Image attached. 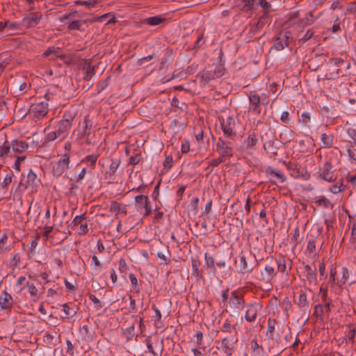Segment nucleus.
<instances>
[{
	"instance_id": "obj_31",
	"label": "nucleus",
	"mask_w": 356,
	"mask_h": 356,
	"mask_svg": "<svg viewBox=\"0 0 356 356\" xmlns=\"http://www.w3.org/2000/svg\"><path fill=\"white\" fill-rule=\"evenodd\" d=\"M349 227L351 229L350 241L356 243V219L352 218L349 216Z\"/></svg>"
},
{
	"instance_id": "obj_9",
	"label": "nucleus",
	"mask_w": 356,
	"mask_h": 356,
	"mask_svg": "<svg viewBox=\"0 0 356 356\" xmlns=\"http://www.w3.org/2000/svg\"><path fill=\"white\" fill-rule=\"evenodd\" d=\"M319 175L322 179L327 182L334 181V174L333 167L329 162H326L319 170Z\"/></svg>"
},
{
	"instance_id": "obj_39",
	"label": "nucleus",
	"mask_w": 356,
	"mask_h": 356,
	"mask_svg": "<svg viewBox=\"0 0 356 356\" xmlns=\"http://www.w3.org/2000/svg\"><path fill=\"white\" fill-rule=\"evenodd\" d=\"M305 252L307 256L315 254L316 253V243L314 240H309L307 243Z\"/></svg>"
},
{
	"instance_id": "obj_56",
	"label": "nucleus",
	"mask_w": 356,
	"mask_h": 356,
	"mask_svg": "<svg viewBox=\"0 0 356 356\" xmlns=\"http://www.w3.org/2000/svg\"><path fill=\"white\" fill-rule=\"evenodd\" d=\"M152 309L155 312V316H154V323L156 325H157L161 319V313L160 310L158 308H156L154 305L152 306Z\"/></svg>"
},
{
	"instance_id": "obj_61",
	"label": "nucleus",
	"mask_w": 356,
	"mask_h": 356,
	"mask_svg": "<svg viewBox=\"0 0 356 356\" xmlns=\"http://www.w3.org/2000/svg\"><path fill=\"white\" fill-rule=\"evenodd\" d=\"M329 191L334 194H337L342 191V184H341L340 185H333L330 187Z\"/></svg>"
},
{
	"instance_id": "obj_20",
	"label": "nucleus",
	"mask_w": 356,
	"mask_h": 356,
	"mask_svg": "<svg viewBox=\"0 0 356 356\" xmlns=\"http://www.w3.org/2000/svg\"><path fill=\"white\" fill-rule=\"evenodd\" d=\"M79 333L82 341L86 342L92 341L93 339V334L87 325L81 326L79 328Z\"/></svg>"
},
{
	"instance_id": "obj_28",
	"label": "nucleus",
	"mask_w": 356,
	"mask_h": 356,
	"mask_svg": "<svg viewBox=\"0 0 356 356\" xmlns=\"http://www.w3.org/2000/svg\"><path fill=\"white\" fill-rule=\"evenodd\" d=\"M164 21L165 18L161 16H154L145 19L143 22L149 26H157Z\"/></svg>"
},
{
	"instance_id": "obj_3",
	"label": "nucleus",
	"mask_w": 356,
	"mask_h": 356,
	"mask_svg": "<svg viewBox=\"0 0 356 356\" xmlns=\"http://www.w3.org/2000/svg\"><path fill=\"white\" fill-rule=\"evenodd\" d=\"M48 113V106L45 102L32 104L29 109V115L36 121L44 117Z\"/></svg>"
},
{
	"instance_id": "obj_25",
	"label": "nucleus",
	"mask_w": 356,
	"mask_h": 356,
	"mask_svg": "<svg viewBox=\"0 0 356 356\" xmlns=\"http://www.w3.org/2000/svg\"><path fill=\"white\" fill-rule=\"evenodd\" d=\"M251 356H263L264 348L259 346L257 341L252 340L251 341Z\"/></svg>"
},
{
	"instance_id": "obj_51",
	"label": "nucleus",
	"mask_w": 356,
	"mask_h": 356,
	"mask_svg": "<svg viewBox=\"0 0 356 356\" xmlns=\"http://www.w3.org/2000/svg\"><path fill=\"white\" fill-rule=\"evenodd\" d=\"M140 160H141V155L140 154H137L135 156H131L129 157L128 163H129V165H131L134 166V165H137L138 163H139Z\"/></svg>"
},
{
	"instance_id": "obj_44",
	"label": "nucleus",
	"mask_w": 356,
	"mask_h": 356,
	"mask_svg": "<svg viewBox=\"0 0 356 356\" xmlns=\"http://www.w3.org/2000/svg\"><path fill=\"white\" fill-rule=\"evenodd\" d=\"M257 143V138L254 134H250L245 140V143L248 147H252Z\"/></svg>"
},
{
	"instance_id": "obj_17",
	"label": "nucleus",
	"mask_w": 356,
	"mask_h": 356,
	"mask_svg": "<svg viewBox=\"0 0 356 356\" xmlns=\"http://www.w3.org/2000/svg\"><path fill=\"white\" fill-rule=\"evenodd\" d=\"M229 304L238 313L244 307V300L241 296L233 294L230 298Z\"/></svg>"
},
{
	"instance_id": "obj_29",
	"label": "nucleus",
	"mask_w": 356,
	"mask_h": 356,
	"mask_svg": "<svg viewBox=\"0 0 356 356\" xmlns=\"http://www.w3.org/2000/svg\"><path fill=\"white\" fill-rule=\"evenodd\" d=\"M129 277L131 282V290L136 293H139L140 288L136 275L133 273H130Z\"/></svg>"
},
{
	"instance_id": "obj_46",
	"label": "nucleus",
	"mask_w": 356,
	"mask_h": 356,
	"mask_svg": "<svg viewBox=\"0 0 356 356\" xmlns=\"http://www.w3.org/2000/svg\"><path fill=\"white\" fill-rule=\"evenodd\" d=\"M204 260L207 267L210 268H214V259L212 256L209 254L207 252L204 254Z\"/></svg>"
},
{
	"instance_id": "obj_19",
	"label": "nucleus",
	"mask_w": 356,
	"mask_h": 356,
	"mask_svg": "<svg viewBox=\"0 0 356 356\" xmlns=\"http://www.w3.org/2000/svg\"><path fill=\"white\" fill-rule=\"evenodd\" d=\"M304 269L307 281L311 284H316L317 281L316 268H312L310 265L307 264L305 266Z\"/></svg>"
},
{
	"instance_id": "obj_37",
	"label": "nucleus",
	"mask_w": 356,
	"mask_h": 356,
	"mask_svg": "<svg viewBox=\"0 0 356 356\" xmlns=\"http://www.w3.org/2000/svg\"><path fill=\"white\" fill-rule=\"evenodd\" d=\"M12 156L16 157L15 161L14 164L13 165V168L17 172H19L21 170V164L24 162L26 159V156L24 155L22 156H17V155H13Z\"/></svg>"
},
{
	"instance_id": "obj_18",
	"label": "nucleus",
	"mask_w": 356,
	"mask_h": 356,
	"mask_svg": "<svg viewBox=\"0 0 356 356\" xmlns=\"http://www.w3.org/2000/svg\"><path fill=\"white\" fill-rule=\"evenodd\" d=\"M40 184V180L38 177L37 175L32 170H30L27 175V180H26V188H36Z\"/></svg>"
},
{
	"instance_id": "obj_59",
	"label": "nucleus",
	"mask_w": 356,
	"mask_h": 356,
	"mask_svg": "<svg viewBox=\"0 0 356 356\" xmlns=\"http://www.w3.org/2000/svg\"><path fill=\"white\" fill-rule=\"evenodd\" d=\"M85 216L84 215L76 216L72 220V225L74 226H79L81 222H84Z\"/></svg>"
},
{
	"instance_id": "obj_58",
	"label": "nucleus",
	"mask_w": 356,
	"mask_h": 356,
	"mask_svg": "<svg viewBox=\"0 0 356 356\" xmlns=\"http://www.w3.org/2000/svg\"><path fill=\"white\" fill-rule=\"evenodd\" d=\"M86 161L89 163L92 168H94L96 161L97 160V155H88L85 158Z\"/></svg>"
},
{
	"instance_id": "obj_13",
	"label": "nucleus",
	"mask_w": 356,
	"mask_h": 356,
	"mask_svg": "<svg viewBox=\"0 0 356 356\" xmlns=\"http://www.w3.org/2000/svg\"><path fill=\"white\" fill-rule=\"evenodd\" d=\"M12 150H10V156L17 155L26 152L28 149L29 144L25 140H13L10 143Z\"/></svg>"
},
{
	"instance_id": "obj_8",
	"label": "nucleus",
	"mask_w": 356,
	"mask_h": 356,
	"mask_svg": "<svg viewBox=\"0 0 356 356\" xmlns=\"http://www.w3.org/2000/svg\"><path fill=\"white\" fill-rule=\"evenodd\" d=\"M220 124L224 134L228 137L235 135V122L232 116H227L225 119L220 118Z\"/></svg>"
},
{
	"instance_id": "obj_10",
	"label": "nucleus",
	"mask_w": 356,
	"mask_h": 356,
	"mask_svg": "<svg viewBox=\"0 0 356 356\" xmlns=\"http://www.w3.org/2000/svg\"><path fill=\"white\" fill-rule=\"evenodd\" d=\"M262 305L259 303H252L247 306L245 318L248 322H253L256 320L258 313L261 310Z\"/></svg>"
},
{
	"instance_id": "obj_5",
	"label": "nucleus",
	"mask_w": 356,
	"mask_h": 356,
	"mask_svg": "<svg viewBox=\"0 0 356 356\" xmlns=\"http://www.w3.org/2000/svg\"><path fill=\"white\" fill-rule=\"evenodd\" d=\"M70 164V155L68 154H64L56 161L52 167V173L55 177H60L62 175L65 170L69 167Z\"/></svg>"
},
{
	"instance_id": "obj_52",
	"label": "nucleus",
	"mask_w": 356,
	"mask_h": 356,
	"mask_svg": "<svg viewBox=\"0 0 356 356\" xmlns=\"http://www.w3.org/2000/svg\"><path fill=\"white\" fill-rule=\"evenodd\" d=\"M91 259V266L94 268L96 270L99 271L101 270V263L98 259L97 257L93 255Z\"/></svg>"
},
{
	"instance_id": "obj_22",
	"label": "nucleus",
	"mask_w": 356,
	"mask_h": 356,
	"mask_svg": "<svg viewBox=\"0 0 356 356\" xmlns=\"http://www.w3.org/2000/svg\"><path fill=\"white\" fill-rule=\"evenodd\" d=\"M30 281L25 276H19L16 281L15 284V287L16 289L17 293H22L25 289H26L27 285Z\"/></svg>"
},
{
	"instance_id": "obj_53",
	"label": "nucleus",
	"mask_w": 356,
	"mask_h": 356,
	"mask_svg": "<svg viewBox=\"0 0 356 356\" xmlns=\"http://www.w3.org/2000/svg\"><path fill=\"white\" fill-rule=\"evenodd\" d=\"M86 173V169L83 168L78 175H74L72 179L75 182H81Z\"/></svg>"
},
{
	"instance_id": "obj_40",
	"label": "nucleus",
	"mask_w": 356,
	"mask_h": 356,
	"mask_svg": "<svg viewBox=\"0 0 356 356\" xmlns=\"http://www.w3.org/2000/svg\"><path fill=\"white\" fill-rule=\"evenodd\" d=\"M338 279L337 267H332L330 270L329 282L336 286V282Z\"/></svg>"
},
{
	"instance_id": "obj_42",
	"label": "nucleus",
	"mask_w": 356,
	"mask_h": 356,
	"mask_svg": "<svg viewBox=\"0 0 356 356\" xmlns=\"http://www.w3.org/2000/svg\"><path fill=\"white\" fill-rule=\"evenodd\" d=\"M8 236L6 234H3L0 238V254L7 251L8 246L7 245Z\"/></svg>"
},
{
	"instance_id": "obj_16",
	"label": "nucleus",
	"mask_w": 356,
	"mask_h": 356,
	"mask_svg": "<svg viewBox=\"0 0 356 356\" xmlns=\"http://www.w3.org/2000/svg\"><path fill=\"white\" fill-rule=\"evenodd\" d=\"M110 211L115 216H125L127 213V206L117 201H112L110 204Z\"/></svg>"
},
{
	"instance_id": "obj_34",
	"label": "nucleus",
	"mask_w": 356,
	"mask_h": 356,
	"mask_svg": "<svg viewBox=\"0 0 356 356\" xmlns=\"http://www.w3.org/2000/svg\"><path fill=\"white\" fill-rule=\"evenodd\" d=\"M276 321L275 319L269 318L268 320L267 335L268 337L274 338V332L275 329Z\"/></svg>"
},
{
	"instance_id": "obj_26",
	"label": "nucleus",
	"mask_w": 356,
	"mask_h": 356,
	"mask_svg": "<svg viewBox=\"0 0 356 356\" xmlns=\"http://www.w3.org/2000/svg\"><path fill=\"white\" fill-rule=\"evenodd\" d=\"M322 147L330 148L333 144V136L332 134H322L321 135Z\"/></svg>"
},
{
	"instance_id": "obj_63",
	"label": "nucleus",
	"mask_w": 356,
	"mask_h": 356,
	"mask_svg": "<svg viewBox=\"0 0 356 356\" xmlns=\"http://www.w3.org/2000/svg\"><path fill=\"white\" fill-rule=\"evenodd\" d=\"M322 305H317L315 306L314 308V315H316L318 317L322 318L324 312L323 310Z\"/></svg>"
},
{
	"instance_id": "obj_54",
	"label": "nucleus",
	"mask_w": 356,
	"mask_h": 356,
	"mask_svg": "<svg viewBox=\"0 0 356 356\" xmlns=\"http://www.w3.org/2000/svg\"><path fill=\"white\" fill-rule=\"evenodd\" d=\"M277 269L282 273L286 271V261L284 259H279L277 260Z\"/></svg>"
},
{
	"instance_id": "obj_49",
	"label": "nucleus",
	"mask_w": 356,
	"mask_h": 356,
	"mask_svg": "<svg viewBox=\"0 0 356 356\" xmlns=\"http://www.w3.org/2000/svg\"><path fill=\"white\" fill-rule=\"evenodd\" d=\"M270 174L277 177L282 182L286 181V177L280 170H272Z\"/></svg>"
},
{
	"instance_id": "obj_15",
	"label": "nucleus",
	"mask_w": 356,
	"mask_h": 356,
	"mask_svg": "<svg viewBox=\"0 0 356 356\" xmlns=\"http://www.w3.org/2000/svg\"><path fill=\"white\" fill-rule=\"evenodd\" d=\"M13 298L6 290L1 291L0 295V307L2 309H10L13 307Z\"/></svg>"
},
{
	"instance_id": "obj_47",
	"label": "nucleus",
	"mask_w": 356,
	"mask_h": 356,
	"mask_svg": "<svg viewBox=\"0 0 356 356\" xmlns=\"http://www.w3.org/2000/svg\"><path fill=\"white\" fill-rule=\"evenodd\" d=\"M315 203L318 206H323L325 208H328L331 206L330 200L325 197H321L319 199L316 200Z\"/></svg>"
},
{
	"instance_id": "obj_38",
	"label": "nucleus",
	"mask_w": 356,
	"mask_h": 356,
	"mask_svg": "<svg viewBox=\"0 0 356 356\" xmlns=\"http://www.w3.org/2000/svg\"><path fill=\"white\" fill-rule=\"evenodd\" d=\"M235 330V325H233L228 319H226L223 323L221 331L222 332L231 333Z\"/></svg>"
},
{
	"instance_id": "obj_12",
	"label": "nucleus",
	"mask_w": 356,
	"mask_h": 356,
	"mask_svg": "<svg viewBox=\"0 0 356 356\" xmlns=\"http://www.w3.org/2000/svg\"><path fill=\"white\" fill-rule=\"evenodd\" d=\"M217 150L222 157H230L233 155V147L230 142L219 139Z\"/></svg>"
},
{
	"instance_id": "obj_41",
	"label": "nucleus",
	"mask_w": 356,
	"mask_h": 356,
	"mask_svg": "<svg viewBox=\"0 0 356 356\" xmlns=\"http://www.w3.org/2000/svg\"><path fill=\"white\" fill-rule=\"evenodd\" d=\"M84 70L86 71L84 79L90 80L94 74V67H92L90 63H87L84 67Z\"/></svg>"
},
{
	"instance_id": "obj_4",
	"label": "nucleus",
	"mask_w": 356,
	"mask_h": 356,
	"mask_svg": "<svg viewBox=\"0 0 356 356\" xmlns=\"http://www.w3.org/2000/svg\"><path fill=\"white\" fill-rule=\"evenodd\" d=\"M42 15L40 12H33L23 17L22 19V27L31 29L36 27L40 22Z\"/></svg>"
},
{
	"instance_id": "obj_60",
	"label": "nucleus",
	"mask_w": 356,
	"mask_h": 356,
	"mask_svg": "<svg viewBox=\"0 0 356 356\" xmlns=\"http://www.w3.org/2000/svg\"><path fill=\"white\" fill-rule=\"evenodd\" d=\"M157 257L161 260V264H167L170 261V257L166 256L163 252H159Z\"/></svg>"
},
{
	"instance_id": "obj_64",
	"label": "nucleus",
	"mask_w": 356,
	"mask_h": 356,
	"mask_svg": "<svg viewBox=\"0 0 356 356\" xmlns=\"http://www.w3.org/2000/svg\"><path fill=\"white\" fill-rule=\"evenodd\" d=\"M146 345H147L148 351L149 353H151L154 356H161V353L159 354L154 350L152 344L149 339H146Z\"/></svg>"
},
{
	"instance_id": "obj_50",
	"label": "nucleus",
	"mask_w": 356,
	"mask_h": 356,
	"mask_svg": "<svg viewBox=\"0 0 356 356\" xmlns=\"http://www.w3.org/2000/svg\"><path fill=\"white\" fill-rule=\"evenodd\" d=\"M282 307H283V309L285 312L286 316H288L289 313L291 311V307H292L291 303L288 298H285L282 301Z\"/></svg>"
},
{
	"instance_id": "obj_43",
	"label": "nucleus",
	"mask_w": 356,
	"mask_h": 356,
	"mask_svg": "<svg viewBox=\"0 0 356 356\" xmlns=\"http://www.w3.org/2000/svg\"><path fill=\"white\" fill-rule=\"evenodd\" d=\"M88 223L84 221L81 223V225L79 226V228L77 229L78 234L80 236H85L88 232Z\"/></svg>"
},
{
	"instance_id": "obj_7",
	"label": "nucleus",
	"mask_w": 356,
	"mask_h": 356,
	"mask_svg": "<svg viewBox=\"0 0 356 356\" xmlns=\"http://www.w3.org/2000/svg\"><path fill=\"white\" fill-rule=\"evenodd\" d=\"M238 339L233 336L225 337L221 341V349L227 356H231L235 351V345Z\"/></svg>"
},
{
	"instance_id": "obj_45",
	"label": "nucleus",
	"mask_w": 356,
	"mask_h": 356,
	"mask_svg": "<svg viewBox=\"0 0 356 356\" xmlns=\"http://www.w3.org/2000/svg\"><path fill=\"white\" fill-rule=\"evenodd\" d=\"M83 129L82 134L83 136H85L88 138V137L89 136V135L90 134V129H91L92 124L87 120H85L83 121Z\"/></svg>"
},
{
	"instance_id": "obj_35",
	"label": "nucleus",
	"mask_w": 356,
	"mask_h": 356,
	"mask_svg": "<svg viewBox=\"0 0 356 356\" xmlns=\"http://www.w3.org/2000/svg\"><path fill=\"white\" fill-rule=\"evenodd\" d=\"M120 165V159H113L109 165L108 170V172H106V173L109 174V175H114L115 173L116 170H118V168H119Z\"/></svg>"
},
{
	"instance_id": "obj_6",
	"label": "nucleus",
	"mask_w": 356,
	"mask_h": 356,
	"mask_svg": "<svg viewBox=\"0 0 356 356\" xmlns=\"http://www.w3.org/2000/svg\"><path fill=\"white\" fill-rule=\"evenodd\" d=\"M135 204L138 212L144 216H149L152 213L151 207L149 204L148 197L144 195H139L135 197Z\"/></svg>"
},
{
	"instance_id": "obj_55",
	"label": "nucleus",
	"mask_w": 356,
	"mask_h": 356,
	"mask_svg": "<svg viewBox=\"0 0 356 356\" xmlns=\"http://www.w3.org/2000/svg\"><path fill=\"white\" fill-rule=\"evenodd\" d=\"M195 337L197 339V346L199 347V348H202L204 350V343H203V334L202 332H197Z\"/></svg>"
},
{
	"instance_id": "obj_48",
	"label": "nucleus",
	"mask_w": 356,
	"mask_h": 356,
	"mask_svg": "<svg viewBox=\"0 0 356 356\" xmlns=\"http://www.w3.org/2000/svg\"><path fill=\"white\" fill-rule=\"evenodd\" d=\"M119 271L122 273H126L128 270L129 267L127 264V262L124 258H120L119 260Z\"/></svg>"
},
{
	"instance_id": "obj_32",
	"label": "nucleus",
	"mask_w": 356,
	"mask_h": 356,
	"mask_svg": "<svg viewBox=\"0 0 356 356\" xmlns=\"http://www.w3.org/2000/svg\"><path fill=\"white\" fill-rule=\"evenodd\" d=\"M62 311L64 313V316H62L63 318L73 317L76 313L74 309L70 307L67 304L62 305Z\"/></svg>"
},
{
	"instance_id": "obj_62",
	"label": "nucleus",
	"mask_w": 356,
	"mask_h": 356,
	"mask_svg": "<svg viewBox=\"0 0 356 356\" xmlns=\"http://www.w3.org/2000/svg\"><path fill=\"white\" fill-rule=\"evenodd\" d=\"M299 236H300V231H299V229L297 227L295 229L293 236H292V238H291V241L295 246L298 243Z\"/></svg>"
},
{
	"instance_id": "obj_1",
	"label": "nucleus",
	"mask_w": 356,
	"mask_h": 356,
	"mask_svg": "<svg viewBox=\"0 0 356 356\" xmlns=\"http://www.w3.org/2000/svg\"><path fill=\"white\" fill-rule=\"evenodd\" d=\"M249 110L254 115H259L261 112V106L268 104V97L263 93L261 95L251 92L248 95Z\"/></svg>"
},
{
	"instance_id": "obj_27",
	"label": "nucleus",
	"mask_w": 356,
	"mask_h": 356,
	"mask_svg": "<svg viewBox=\"0 0 356 356\" xmlns=\"http://www.w3.org/2000/svg\"><path fill=\"white\" fill-rule=\"evenodd\" d=\"M26 289L29 295L31 296V298L34 300H37L39 298V292L37 287L35 286V284L32 282H29V284L26 286Z\"/></svg>"
},
{
	"instance_id": "obj_36",
	"label": "nucleus",
	"mask_w": 356,
	"mask_h": 356,
	"mask_svg": "<svg viewBox=\"0 0 356 356\" xmlns=\"http://www.w3.org/2000/svg\"><path fill=\"white\" fill-rule=\"evenodd\" d=\"M86 24L84 20H74L69 24L68 29L70 30H83V26Z\"/></svg>"
},
{
	"instance_id": "obj_30",
	"label": "nucleus",
	"mask_w": 356,
	"mask_h": 356,
	"mask_svg": "<svg viewBox=\"0 0 356 356\" xmlns=\"http://www.w3.org/2000/svg\"><path fill=\"white\" fill-rule=\"evenodd\" d=\"M10 145L8 141H5L0 145V158H5L10 156Z\"/></svg>"
},
{
	"instance_id": "obj_23",
	"label": "nucleus",
	"mask_w": 356,
	"mask_h": 356,
	"mask_svg": "<svg viewBox=\"0 0 356 356\" xmlns=\"http://www.w3.org/2000/svg\"><path fill=\"white\" fill-rule=\"evenodd\" d=\"M341 276L339 277L338 280L336 282V286L338 287H341L343 286L346 282L348 280L350 277V273L347 267L343 266L341 268Z\"/></svg>"
},
{
	"instance_id": "obj_11",
	"label": "nucleus",
	"mask_w": 356,
	"mask_h": 356,
	"mask_svg": "<svg viewBox=\"0 0 356 356\" xmlns=\"http://www.w3.org/2000/svg\"><path fill=\"white\" fill-rule=\"evenodd\" d=\"M277 272L273 266H266L264 270H261L259 280L269 284H272Z\"/></svg>"
},
{
	"instance_id": "obj_21",
	"label": "nucleus",
	"mask_w": 356,
	"mask_h": 356,
	"mask_svg": "<svg viewBox=\"0 0 356 356\" xmlns=\"http://www.w3.org/2000/svg\"><path fill=\"white\" fill-rule=\"evenodd\" d=\"M238 273L241 274L250 273L252 270V267L248 265L246 257L243 254L240 255Z\"/></svg>"
},
{
	"instance_id": "obj_33",
	"label": "nucleus",
	"mask_w": 356,
	"mask_h": 356,
	"mask_svg": "<svg viewBox=\"0 0 356 356\" xmlns=\"http://www.w3.org/2000/svg\"><path fill=\"white\" fill-rule=\"evenodd\" d=\"M55 140H60V136H58V135L57 134V130L56 129H55L54 131L48 132L46 134L45 138H44V141H43V143L44 144L52 142V141H54Z\"/></svg>"
},
{
	"instance_id": "obj_57",
	"label": "nucleus",
	"mask_w": 356,
	"mask_h": 356,
	"mask_svg": "<svg viewBox=\"0 0 356 356\" xmlns=\"http://www.w3.org/2000/svg\"><path fill=\"white\" fill-rule=\"evenodd\" d=\"M10 30H20L23 29L22 22H8L7 26Z\"/></svg>"
},
{
	"instance_id": "obj_2",
	"label": "nucleus",
	"mask_w": 356,
	"mask_h": 356,
	"mask_svg": "<svg viewBox=\"0 0 356 356\" xmlns=\"http://www.w3.org/2000/svg\"><path fill=\"white\" fill-rule=\"evenodd\" d=\"M73 121L74 117L72 115L65 114L63 119L58 122L56 129L57 130V134L60 136V140L67 138L72 126Z\"/></svg>"
},
{
	"instance_id": "obj_24",
	"label": "nucleus",
	"mask_w": 356,
	"mask_h": 356,
	"mask_svg": "<svg viewBox=\"0 0 356 356\" xmlns=\"http://www.w3.org/2000/svg\"><path fill=\"white\" fill-rule=\"evenodd\" d=\"M200 261L196 259H192V273L191 276L194 277L197 280L202 278V270L199 268Z\"/></svg>"
},
{
	"instance_id": "obj_14",
	"label": "nucleus",
	"mask_w": 356,
	"mask_h": 356,
	"mask_svg": "<svg viewBox=\"0 0 356 356\" xmlns=\"http://www.w3.org/2000/svg\"><path fill=\"white\" fill-rule=\"evenodd\" d=\"M289 37L284 33H280L274 42L273 46L271 49H275L276 51H281L284 49L289 44Z\"/></svg>"
}]
</instances>
